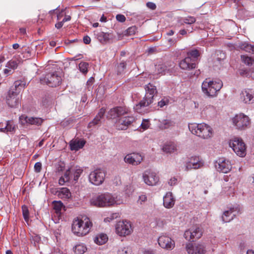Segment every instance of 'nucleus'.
<instances>
[{
    "label": "nucleus",
    "mask_w": 254,
    "mask_h": 254,
    "mask_svg": "<svg viewBox=\"0 0 254 254\" xmlns=\"http://www.w3.org/2000/svg\"><path fill=\"white\" fill-rule=\"evenodd\" d=\"M186 249L189 254H196L195 251V245L189 244L187 245Z\"/></svg>",
    "instance_id": "obj_44"
},
{
    "label": "nucleus",
    "mask_w": 254,
    "mask_h": 254,
    "mask_svg": "<svg viewBox=\"0 0 254 254\" xmlns=\"http://www.w3.org/2000/svg\"><path fill=\"white\" fill-rule=\"evenodd\" d=\"M169 103V100L168 99H162L160 101L158 102V105L160 106L161 108L164 107V106L168 105Z\"/></svg>",
    "instance_id": "obj_55"
},
{
    "label": "nucleus",
    "mask_w": 254,
    "mask_h": 254,
    "mask_svg": "<svg viewBox=\"0 0 254 254\" xmlns=\"http://www.w3.org/2000/svg\"><path fill=\"white\" fill-rule=\"evenodd\" d=\"M136 29L135 26L130 27L126 30V34L127 35L134 34L136 32Z\"/></svg>",
    "instance_id": "obj_51"
},
{
    "label": "nucleus",
    "mask_w": 254,
    "mask_h": 254,
    "mask_svg": "<svg viewBox=\"0 0 254 254\" xmlns=\"http://www.w3.org/2000/svg\"><path fill=\"white\" fill-rule=\"evenodd\" d=\"M241 60L247 65H252L254 64V59L247 56L242 55Z\"/></svg>",
    "instance_id": "obj_34"
},
{
    "label": "nucleus",
    "mask_w": 254,
    "mask_h": 254,
    "mask_svg": "<svg viewBox=\"0 0 254 254\" xmlns=\"http://www.w3.org/2000/svg\"><path fill=\"white\" fill-rule=\"evenodd\" d=\"M240 99L246 104H252L254 102V91L248 89L242 91L240 94Z\"/></svg>",
    "instance_id": "obj_19"
},
{
    "label": "nucleus",
    "mask_w": 254,
    "mask_h": 254,
    "mask_svg": "<svg viewBox=\"0 0 254 254\" xmlns=\"http://www.w3.org/2000/svg\"><path fill=\"white\" fill-rule=\"evenodd\" d=\"M18 64V63L17 61L12 60L7 63L5 67L13 70L17 67Z\"/></svg>",
    "instance_id": "obj_36"
},
{
    "label": "nucleus",
    "mask_w": 254,
    "mask_h": 254,
    "mask_svg": "<svg viewBox=\"0 0 254 254\" xmlns=\"http://www.w3.org/2000/svg\"><path fill=\"white\" fill-rule=\"evenodd\" d=\"M19 120L21 124L23 125L25 124L33 125L40 126L43 123V119L40 118L29 117L25 115H22L19 117Z\"/></svg>",
    "instance_id": "obj_18"
},
{
    "label": "nucleus",
    "mask_w": 254,
    "mask_h": 254,
    "mask_svg": "<svg viewBox=\"0 0 254 254\" xmlns=\"http://www.w3.org/2000/svg\"><path fill=\"white\" fill-rule=\"evenodd\" d=\"M175 202V199L173 196L172 193L171 192H167L163 197V204L166 208H170L173 207Z\"/></svg>",
    "instance_id": "obj_23"
},
{
    "label": "nucleus",
    "mask_w": 254,
    "mask_h": 254,
    "mask_svg": "<svg viewBox=\"0 0 254 254\" xmlns=\"http://www.w3.org/2000/svg\"><path fill=\"white\" fill-rule=\"evenodd\" d=\"M168 70V69L165 64H159L155 66V71L157 74H165Z\"/></svg>",
    "instance_id": "obj_29"
},
{
    "label": "nucleus",
    "mask_w": 254,
    "mask_h": 254,
    "mask_svg": "<svg viewBox=\"0 0 254 254\" xmlns=\"http://www.w3.org/2000/svg\"><path fill=\"white\" fill-rule=\"evenodd\" d=\"M240 212V207L239 205L231 207L225 211L222 216V219L224 222H229Z\"/></svg>",
    "instance_id": "obj_15"
},
{
    "label": "nucleus",
    "mask_w": 254,
    "mask_h": 254,
    "mask_svg": "<svg viewBox=\"0 0 254 254\" xmlns=\"http://www.w3.org/2000/svg\"><path fill=\"white\" fill-rule=\"evenodd\" d=\"M145 96L133 107L135 112L142 114L148 112L147 107L153 103L154 96L157 93L156 87L150 83L145 85Z\"/></svg>",
    "instance_id": "obj_1"
},
{
    "label": "nucleus",
    "mask_w": 254,
    "mask_h": 254,
    "mask_svg": "<svg viewBox=\"0 0 254 254\" xmlns=\"http://www.w3.org/2000/svg\"><path fill=\"white\" fill-rule=\"evenodd\" d=\"M229 146L239 156L244 157L246 155L247 146L243 140L239 137H235L229 141Z\"/></svg>",
    "instance_id": "obj_7"
},
{
    "label": "nucleus",
    "mask_w": 254,
    "mask_h": 254,
    "mask_svg": "<svg viewBox=\"0 0 254 254\" xmlns=\"http://www.w3.org/2000/svg\"><path fill=\"white\" fill-rule=\"evenodd\" d=\"M134 121V119L132 117L122 118L117 123V127L119 129L125 130Z\"/></svg>",
    "instance_id": "obj_21"
},
{
    "label": "nucleus",
    "mask_w": 254,
    "mask_h": 254,
    "mask_svg": "<svg viewBox=\"0 0 254 254\" xmlns=\"http://www.w3.org/2000/svg\"><path fill=\"white\" fill-rule=\"evenodd\" d=\"M147 200V197L145 195H141L139 196L138 201H140V203L144 202Z\"/></svg>",
    "instance_id": "obj_63"
},
{
    "label": "nucleus",
    "mask_w": 254,
    "mask_h": 254,
    "mask_svg": "<svg viewBox=\"0 0 254 254\" xmlns=\"http://www.w3.org/2000/svg\"><path fill=\"white\" fill-rule=\"evenodd\" d=\"M126 67V64L124 62H122L118 65L117 67V71L118 74H121L124 71V70Z\"/></svg>",
    "instance_id": "obj_42"
},
{
    "label": "nucleus",
    "mask_w": 254,
    "mask_h": 254,
    "mask_svg": "<svg viewBox=\"0 0 254 254\" xmlns=\"http://www.w3.org/2000/svg\"><path fill=\"white\" fill-rule=\"evenodd\" d=\"M164 125L165 126V128H168L170 126H172L174 125L173 122L170 121V120H165L164 121Z\"/></svg>",
    "instance_id": "obj_59"
},
{
    "label": "nucleus",
    "mask_w": 254,
    "mask_h": 254,
    "mask_svg": "<svg viewBox=\"0 0 254 254\" xmlns=\"http://www.w3.org/2000/svg\"><path fill=\"white\" fill-rule=\"evenodd\" d=\"M90 203L94 206L104 207L118 205L120 202H118L117 196L109 193H105L92 197L90 200Z\"/></svg>",
    "instance_id": "obj_2"
},
{
    "label": "nucleus",
    "mask_w": 254,
    "mask_h": 254,
    "mask_svg": "<svg viewBox=\"0 0 254 254\" xmlns=\"http://www.w3.org/2000/svg\"><path fill=\"white\" fill-rule=\"evenodd\" d=\"M3 73L6 76H8L11 74L13 71L11 69L6 67L3 70Z\"/></svg>",
    "instance_id": "obj_60"
},
{
    "label": "nucleus",
    "mask_w": 254,
    "mask_h": 254,
    "mask_svg": "<svg viewBox=\"0 0 254 254\" xmlns=\"http://www.w3.org/2000/svg\"><path fill=\"white\" fill-rule=\"evenodd\" d=\"M85 143V141L84 140L78 139L72 140L69 143L70 149L71 150H78L84 146Z\"/></svg>",
    "instance_id": "obj_25"
},
{
    "label": "nucleus",
    "mask_w": 254,
    "mask_h": 254,
    "mask_svg": "<svg viewBox=\"0 0 254 254\" xmlns=\"http://www.w3.org/2000/svg\"><path fill=\"white\" fill-rule=\"evenodd\" d=\"M71 171V175H73V179L76 181L78 179L81 174L82 173L83 170L80 168L72 169L70 168Z\"/></svg>",
    "instance_id": "obj_33"
},
{
    "label": "nucleus",
    "mask_w": 254,
    "mask_h": 254,
    "mask_svg": "<svg viewBox=\"0 0 254 254\" xmlns=\"http://www.w3.org/2000/svg\"><path fill=\"white\" fill-rule=\"evenodd\" d=\"M223 86L222 82L220 80L210 81L209 79H205L202 82L201 88L203 92L209 97H214L217 95Z\"/></svg>",
    "instance_id": "obj_6"
},
{
    "label": "nucleus",
    "mask_w": 254,
    "mask_h": 254,
    "mask_svg": "<svg viewBox=\"0 0 254 254\" xmlns=\"http://www.w3.org/2000/svg\"><path fill=\"white\" fill-rule=\"evenodd\" d=\"M88 63L82 62L79 64V69L83 74H86L88 71Z\"/></svg>",
    "instance_id": "obj_37"
},
{
    "label": "nucleus",
    "mask_w": 254,
    "mask_h": 254,
    "mask_svg": "<svg viewBox=\"0 0 254 254\" xmlns=\"http://www.w3.org/2000/svg\"><path fill=\"white\" fill-rule=\"evenodd\" d=\"M116 108L118 117L127 114L128 111V109L126 107H116Z\"/></svg>",
    "instance_id": "obj_39"
},
{
    "label": "nucleus",
    "mask_w": 254,
    "mask_h": 254,
    "mask_svg": "<svg viewBox=\"0 0 254 254\" xmlns=\"http://www.w3.org/2000/svg\"><path fill=\"white\" fill-rule=\"evenodd\" d=\"M202 233V228L198 225H195L185 231L184 237L188 241H194L199 239Z\"/></svg>",
    "instance_id": "obj_10"
},
{
    "label": "nucleus",
    "mask_w": 254,
    "mask_h": 254,
    "mask_svg": "<svg viewBox=\"0 0 254 254\" xmlns=\"http://www.w3.org/2000/svg\"><path fill=\"white\" fill-rule=\"evenodd\" d=\"M197 64L189 57H186L180 61L179 66L183 70H190L196 67Z\"/></svg>",
    "instance_id": "obj_20"
},
{
    "label": "nucleus",
    "mask_w": 254,
    "mask_h": 254,
    "mask_svg": "<svg viewBox=\"0 0 254 254\" xmlns=\"http://www.w3.org/2000/svg\"><path fill=\"white\" fill-rule=\"evenodd\" d=\"M53 208L57 213H60L64 207L63 203L61 201H54L53 202Z\"/></svg>",
    "instance_id": "obj_35"
},
{
    "label": "nucleus",
    "mask_w": 254,
    "mask_h": 254,
    "mask_svg": "<svg viewBox=\"0 0 254 254\" xmlns=\"http://www.w3.org/2000/svg\"><path fill=\"white\" fill-rule=\"evenodd\" d=\"M217 170L223 173H228L232 169V165L229 160L224 158H219L215 162Z\"/></svg>",
    "instance_id": "obj_17"
},
{
    "label": "nucleus",
    "mask_w": 254,
    "mask_h": 254,
    "mask_svg": "<svg viewBox=\"0 0 254 254\" xmlns=\"http://www.w3.org/2000/svg\"><path fill=\"white\" fill-rule=\"evenodd\" d=\"M177 181V178H176L175 177H174V178H171L169 180L168 183L170 186H173V185H175V184H176Z\"/></svg>",
    "instance_id": "obj_61"
},
{
    "label": "nucleus",
    "mask_w": 254,
    "mask_h": 254,
    "mask_svg": "<svg viewBox=\"0 0 254 254\" xmlns=\"http://www.w3.org/2000/svg\"><path fill=\"white\" fill-rule=\"evenodd\" d=\"M119 215V213H113L109 217L105 218L104 219V221L105 222H109L111 221L114 220V219H116L117 217H118Z\"/></svg>",
    "instance_id": "obj_47"
},
{
    "label": "nucleus",
    "mask_w": 254,
    "mask_h": 254,
    "mask_svg": "<svg viewBox=\"0 0 254 254\" xmlns=\"http://www.w3.org/2000/svg\"><path fill=\"white\" fill-rule=\"evenodd\" d=\"M71 171L70 169H68L64 173V176H62L63 177H64L65 178V181H69L70 180V177H71Z\"/></svg>",
    "instance_id": "obj_52"
},
{
    "label": "nucleus",
    "mask_w": 254,
    "mask_h": 254,
    "mask_svg": "<svg viewBox=\"0 0 254 254\" xmlns=\"http://www.w3.org/2000/svg\"><path fill=\"white\" fill-rule=\"evenodd\" d=\"M146 6L151 10H155L156 8V4L152 2H148L146 3Z\"/></svg>",
    "instance_id": "obj_58"
},
{
    "label": "nucleus",
    "mask_w": 254,
    "mask_h": 254,
    "mask_svg": "<svg viewBox=\"0 0 254 254\" xmlns=\"http://www.w3.org/2000/svg\"><path fill=\"white\" fill-rule=\"evenodd\" d=\"M42 83H45L51 87L59 85L62 81L61 77L57 72H51L46 74L45 76L40 79Z\"/></svg>",
    "instance_id": "obj_8"
},
{
    "label": "nucleus",
    "mask_w": 254,
    "mask_h": 254,
    "mask_svg": "<svg viewBox=\"0 0 254 254\" xmlns=\"http://www.w3.org/2000/svg\"><path fill=\"white\" fill-rule=\"evenodd\" d=\"M83 40L85 44H89L91 42V39L88 36H84Z\"/></svg>",
    "instance_id": "obj_62"
},
{
    "label": "nucleus",
    "mask_w": 254,
    "mask_h": 254,
    "mask_svg": "<svg viewBox=\"0 0 254 254\" xmlns=\"http://www.w3.org/2000/svg\"><path fill=\"white\" fill-rule=\"evenodd\" d=\"M22 214L25 221L28 222L29 220V210L26 205L22 206Z\"/></svg>",
    "instance_id": "obj_43"
},
{
    "label": "nucleus",
    "mask_w": 254,
    "mask_h": 254,
    "mask_svg": "<svg viewBox=\"0 0 254 254\" xmlns=\"http://www.w3.org/2000/svg\"><path fill=\"white\" fill-rule=\"evenodd\" d=\"M105 177V173L104 170L98 169L90 173L89 175V180L92 184L98 186L102 184Z\"/></svg>",
    "instance_id": "obj_12"
},
{
    "label": "nucleus",
    "mask_w": 254,
    "mask_h": 254,
    "mask_svg": "<svg viewBox=\"0 0 254 254\" xmlns=\"http://www.w3.org/2000/svg\"><path fill=\"white\" fill-rule=\"evenodd\" d=\"M159 245L163 249L171 251L173 250L175 246V241L170 237L162 235L158 239Z\"/></svg>",
    "instance_id": "obj_14"
},
{
    "label": "nucleus",
    "mask_w": 254,
    "mask_h": 254,
    "mask_svg": "<svg viewBox=\"0 0 254 254\" xmlns=\"http://www.w3.org/2000/svg\"><path fill=\"white\" fill-rule=\"evenodd\" d=\"M131 249L128 247L121 248L118 252V254H131Z\"/></svg>",
    "instance_id": "obj_46"
},
{
    "label": "nucleus",
    "mask_w": 254,
    "mask_h": 254,
    "mask_svg": "<svg viewBox=\"0 0 254 254\" xmlns=\"http://www.w3.org/2000/svg\"><path fill=\"white\" fill-rule=\"evenodd\" d=\"M7 132L15 131V127L13 125V123L10 121L6 122V126H5Z\"/></svg>",
    "instance_id": "obj_45"
},
{
    "label": "nucleus",
    "mask_w": 254,
    "mask_h": 254,
    "mask_svg": "<svg viewBox=\"0 0 254 254\" xmlns=\"http://www.w3.org/2000/svg\"><path fill=\"white\" fill-rule=\"evenodd\" d=\"M241 49L245 50L247 52H252L254 54V46L251 45L244 44L241 46Z\"/></svg>",
    "instance_id": "obj_38"
},
{
    "label": "nucleus",
    "mask_w": 254,
    "mask_h": 254,
    "mask_svg": "<svg viewBox=\"0 0 254 254\" xmlns=\"http://www.w3.org/2000/svg\"><path fill=\"white\" fill-rule=\"evenodd\" d=\"M105 113V109L104 108L100 109L94 119L88 124V127L91 128L95 125H98L100 123L101 119L104 117Z\"/></svg>",
    "instance_id": "obj_24"
},
{
    "label": "nucleus",
    "mask_w": 254,
    "mask_h": 254,
    "mask_svg": "<svg viewBox=\"0 0 254 254\" xmlns=\"http://www.w3.org/2000/svg\"><path fill=\"white\" fill-rule=\"evenodd\" d=\"M92 224L89 218L82 217L81 219H74L72 224L73 233L78 236H83L88 234Z\"/></svg>",
    "instance_id": "obj_3"
},
{
    "label": "nucleus",
    "mask_w": 254,
    "mask_h": 254,
    "mask_svg": "<svg viewBox=\"0 0 254 254\" xmlns=\"http://www.w3.org/2000/svg\"><path fill=\"white\" fill-rule=\"evenodd\" d=\"M217 55L218 57L216 58V60L220 63H221V62L224 60L226 58L225 54L223 52H218L217 54Z\"/></svg>",
    "instance_id": "obj_50"
},
{
    "label": "nucleus",
    "mask_w": 254,
    "mask_h": 254,
    "mask_svg": "<svg viewBox=\"0 0 254 254\" xmlns=\"http://www.w3.org/2000/svg\"><path fill=\"white\" fill-rule=\"evenodd\" d=\"M233 125L238 129H246L250 125L249 118L244 114L236 115L232 119Z\"/></svg>",
    "instance_id": "obj_11"
},
{
    "label": "nucleus",
    "mask_w": 254,
    "mask_h": 254,
    "mask_svg": "<svg viewBox=\"0 0 254 254\" xmlns=\"http://www.w3.org/2000/svg\"><path fill=\"white\" fill-rule=\"evenodd\" d=\"M149 122L148 120L144 119L142 121V122L141 124V127L144 130H145L147 129L149 127Z\"/></svg>",
    "instance_id": "obj_53"
},
{
    "label": "nucleus",
    "mask_w": 254,
    "mask_h": 254,
    "mask_svg": "<svg viewBox=\"0 0 254 254\" xmlns=\"http://www.w3.org/2000/svg\"><path fill=\"white\" fill-rule=\"evenodd\" d=\"M73 249L76 254H83L87 250L86 247L82 244L75 246Z\"/></svg>",
    "instance_id": "obj_32"
},
{
    "label": "nucleus",
    "mask_w": 254,
    "mask_h": 254,
    "mask_svg": "<svg viewBox=\"0 0 254 254\" xmlns=\"http://www.w3.org/2000/svg\"><path fill=\"white\" fill-rule=\"evenodd\" d=\"M116 19L117 20L121 22H124L126 21V17L122 14H118L116 16Z\"/></svg>",
    "instance_id": "obj_57"
},
{
    "label": "nucleus",
    "mask_w": 254,
    "mask_h": 254,
    "mask_svg": "<svg viewBox=\"0 0 254 254\" xmlns=\"http://www.w3.org/2000/svg\"><path fill=\"white\" fill-rule=\"evenodd\" d=\"M42 168V164L40 162H37L34 165L35 171L39 173L41 171Z\"/></svg>",
    "instance_id": "obj_56"
},
{
    "label": "nucleus",
    "mask_w": 254,
    "mask_h": 254,
    "mask_svg": "<svg viewBox=\"0 0 254 254\" xmlns=\"http://www.w3.org/2000/svg\"><path fill=\"white\" fill-rule=\"evenodd\" d=\"M25 86V83L21 80L14 82V87H11L6 96V103L9 107L14 108L18 105L20 103L18 94L20 92V87L24 88Z\"/></svg>",
    "instance_id": "obj_4"
},
{
    "label": "nucleus",
    "mask_w": 254,
    "mask_h": 254,
    "mask_svg": "<svg viewBox=\"0 0 254 254\" xmlns=\"http://www.w3.org/2000/svg\"><path fill=\"white\" fill-rule=\"evenodd\" d=\"M183 21V22L182 23V24L184 23L187 24H192L196 21V18L193 16H190L184 18Z\"/></svg>",
    "instance_id": "obj_40"
},
{
    "label": "nucleus",
    "mask_w": 254,
    "mask_h": 254,
    "mask_svg": "<svg viewBox=\"0 0 254 254\" xmlns=\"http://www.w3.org/2000/svg\"><path fill=\"white\" fill-rule=\"evenodd\" d=\"M108 240V237L106 234H102L96 237L94 239V242L97 244L102 245L104 244Z\"/></svg>",
    "instance_id": "obj_31"
},
{
    "label": "nucleus",
    "mask_w": 254,
    "mask_h": 254,
    "mask_svg": "<svg viewBox=\"0 0 254 254\" xmlns=\"http://www.w3.org/2000/svg\"><path fill=\"white\" fill-rule=\"evenodd\" d=\"M195 251L196 254H205L206 252L204 246L200 244L195 245Z\"/></svg>",
    "instance_id": "obj_41"
},
{
    "label": "nucleus",
    "mask_w": 254,
    "mask_h": 254,
    "mask_svg": "<svg viewBox=\"0 0 254 254\" xmlns=\"http://www.w3.org/2000/svg\"><path fill=\"white\" fill-rule=\"evenodd\" d=\"M144 157L140 153L133 152L126 155L124 160L125 163L132 166H137L143 161Z\"/></svg>",
    "instance_id": "obj_13"
},
{
    "label": "nucleus",
    "mask_w": 254,
    "mask_h": 254,
    "mask_svg": "<svg viewBox=\"0 0 254 254\" xmlns=\"http://www.w3.org/2000/svg\"><path fill=\"white\" fill-rule=\"evenodd\" d=\"M108 115L111 118H116L118 117V114L116 110V108H114L111 109L108 112Z\"/></svg>",
    "instance_id": "obj_48"
},
{
    "label": "nucleus",
    "mask_w": 254,
    "mask_h": 254,
    "mask_svg": "<svg viewBox=\"0 0 254 254\" xmlns=\"http://www.w3.org/2000/svg\"><path fill=\"white\" fill-rule=\"evenodd\" d=\"M187 57H189L191 60L197 64L198 58L199 56V52L197 50H192L187 53Z\"/></svg>",
    "instance_id": "obj_30"
},
{
    "label": "nucleus",
    "mask_w": 254,
    "mask_h": 254,
    "mask_svg": "<svg viewBox=\"0 0 254 254\" xmlns=\"http://www.w3.org/2000/svg\"><path fill=\"white\" fill-rule=\"evenodd\" d=\"M67 181L65 180V178L64 177H61L59 179V183L61 185H63L65 182H67Z\"/></svg>",
    "instance_id": "obj_64"
},
{
    "label": "nucleus",
    "mask_w": 254,
    "mask_h": 254,
    "mask_svg": "<svg viewBox=\"0 0 254 254\" xmlns=\"http://www.w3.org/2000/svg\"><path fill=\"white\" fill-rule=\"evenodd\" d=\"M189 128L192 133L203 139L209 138L213 134L212 128L204 123L190 124Z\"/></svg>",
    "instance_id": "obj_5"
},
{
    "label": "nucleus",
    "mask_w": 254,
    "mask_h": 254,
    "mask_svg": "<svg viewBox=\"0 0 254 254\" xmlns=\"http://www.w3.org/2000/svg\"><path fill=\"white\" fill-rule=\"evenodd\" d=\"M116 231L120 236H126L130 235L133 230L129 221L123 220L117 223L116 225Z\"/></svg>",
    "instance_id": "obj_9"
},
{
    "label": "nucleus",
    "mask_w": 254,
    "mask_h": 254,
    "mask_svg": "<svg viewBox=\"0 0 254 254\" xmlns=\"http://www.w3.org/2000/svg\"><path fill=\"white\" fill-rule=\"evenodd\" d=\"M202 165L203 164L200 161L198 157H192L186 163V170L189 171L192 169H197L200 168Z\"/></svg>",
    "instance_id": "obj_22"
},
{
    "label": "nucleus",
    "mask_w": 254,
    "mask_h": 254,
    "mask_svg": "<svg viewBox=\"0 0 254 254\" xmlns=\"http://www.w3.org/2000/svg\"><path fill=\"white\" fill-rule=\"evenodd\" d=\"M97 38L101 43L106 44L112 38V35L109 33L101 32L97 34Z\"/></svg>",
    "instance_id": "obj_27"
},
{
    "label": "nucleus",
    "mask_w": 254,
    "mask_h": 254,
    "mask_svg": "<svg viewBox=\"0 0 254 254\" xmlns=\"http://www.w3.org/2000/svg\"><path fill=\"white\" fill-rule=\"evenodd\" d=\"M31 240L32 242H34V244L36 246V244L39 243L41 241V237L39 235L34 234L31 237Z\"/></svg>",
    "instance_id": "obj_49"
},
{
    "label": "nucleus",
    "mask_w": 254,
    "mask_h": 254,
    "mask_svg": "<svg viewBox=\"0 0 254 254\" xmlns=\"http://www.w3.org/2000/svg\"><path fill=\"white\" fill-rule=\"evenodd\" d=\"M162 150L166 153L171 154L177 151V145L174 142H169L163 145Z\"/></svg>",
    "instance_id": "obj_26"
},
{
    "label": "nucleus",
    "mask_w": 254,
    "mask_h": 254,
    "mask_svg": "<svg viewBox=\"0 0 254 254\" xmlns=\"http://www.w3.org/2000/svg\"><path fill=\"white\" fill-rule=\"evenodd\" d=\"M240 74L244 76L250 77L251 70L250 71L245 69H241L239 71Z\"/></svg>",
    "instance_id": "obj_54"
},
{
    "label": "nucleus",
    "mask_w": 254,
    "mask_h": 254,
    "mask_svg": "<svg viewBox=\"0 0 254 254\" xmlns=\"http://www.w3.org/2000/svg\"><path fill=\"white\" fill-rule=\"evenodd\" d=\"M58 196L62 199H68L71 194L69 190L66 188H63L57 192Z\"/></svg>",
    "instance_id": "obj_28"
},
{
    "label": "nucleus",
    "mask_w": 254,
    "mask_h": 254,
    "mask_svg": "<svg viewBox=\"0 0 254 254\" xmlns=\"http://www.w3.org/2000/svg\"><path fill=\"white\" fill-rule=\"evenodd\" d=\"M143 179L144 183L148 186L156 185L159 180L156 174L150 170H146L144 172Z\"/></svg>",
    "instance_id": "obj_16"
}]
</instances>
